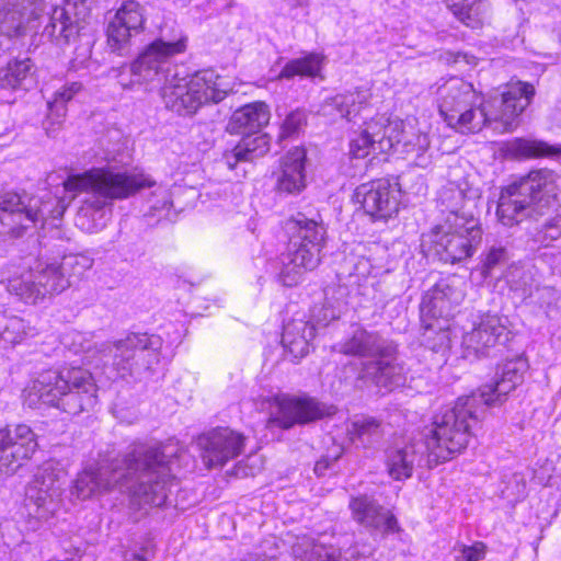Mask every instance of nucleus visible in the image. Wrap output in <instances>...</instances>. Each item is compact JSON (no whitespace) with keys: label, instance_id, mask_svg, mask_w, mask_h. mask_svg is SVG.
<instances>
[{"label":"nucleus","instance_id":"obj_37","mask_svg":"<svg viewBox=\"0 0 561 561\" xmlns=\"http://www.w3.org/2000/svg\"><path fill=\"white\" fill-rule=\"evenodd\" d=\"M93 259L87 254L77 253L65 255L58 263L62 276L68 282V288L77 284L93 266Z\"/></svg>","mask_w":561,"mask_h":561},{"label":"nucleus","instance_id":"obj_52","mask_svg":"<svg viewBox=\"0 0 561 561\" xmlns=\"http://www.w3.org/2000/svg\"><path fill=\"white\" fill-rule=\"evenodd\" d=\"M447 110H448L447 102L444 101V103H442L439 106V113L444 117V119L446 122H448V125L451 126V123L448 121L449 116H448Z\"/></svg>","mask_w":561,"mask_h":561},{"label":"nucleus","instance_id":"obj_42","mask_svg":"<svg viewBox=\"0 0 561 561\" xmlns=\"http://www.w3.org/2000/svg\"><path fill=\"white\" fill-rule=\"evenodd\" d=\"M25 321L19 317H10L1 327V340L15 345L21 343L28 333Z\"/></svg>","mask_w":561,"mask_h":561},{"label":"nucleus","instance_id":"obj_11","mask_svg":"<svg viewBox=\"0 0 561 561\" xmlns=\"http://www.w3.org/2000/svg\"><path fill=\"white\" fill-rule=\"evenodd\" d=\"M60 471L51 462L44 463L34 474L25 491V507L30 516L47 520L60 508L62 502Z\"/></svg>","mask_w":561,"mask_h":561},{"label":"nucleus","instance_id":"obj_4","mask_svg":"<svg viewBox=\"0 0 561 561\" xmlns=\"http://www.w3.org/2000/svg\"><path fill=\"white\" fill-rule=\"evenodd\" d=\"M98 385L92 374L81 367L45 370L32 382L30 404L35 401L61 412L78 415L98 403Z\"/></svg>","mask_w":561,"mask_h":561},{"label":"nucleus","instance_id":"obj_36","mask_svg":"<svg viewBox=\"0 0 561 561\" xmlns=\"http://www.w3.org/2000/svg\"><path fill=\"white\" fill-rule=\"evenodd\" d=\"M414 453L409 448L389 449L386 466L388 474L394 480L408 479L412 476Z\"/></svg>","mask_w":561,"mask_h":561},{"label":"nucleus","instance_id":"obj_39","mask_svg":"<svg viewBox=\"0 0 561 561\" xmlns=\"http://www.w3.org/2000/svg\"><path fill=\"white\" fill-rule=\"evenodd\" d=\"M347 288L342 285L330 286L324 290L323 321L339 319L347 306Z\"/></svg>","mask_w":561,"mask_h":561},{"label":"nucleus","instance_id":"obj_12","mask_svg":"<svg viewBox=\"0 0 561 561\" xmlns=\"http://www.w3.org/2000/svg\"><path fill=\"white\" fill-rule=\"evenodd\" d=\"M113 366L122 378L138 377L159 362L152 341L146 333H133L110 346Z\"/></svg>","mask_w":561,"mask_h":561},{"label":"nucleus","instance_id":"obj_5","mask_svg":"<svg viewBox=\"0 0 561 561\" xmlns=\"http://www.w3.org/2000/svg\"><path fill=\"white\" fill-rule=\"evenodd\" d=\"M462 88L467 101L472 100L474 106L463 111L458 117V131L461 133L480 131L485 124L493 125V129L501 134L512 131L536 93L533 84L517 81L507 84L500 96L482 103L470 83L463 84Z\"/></svg>","mask_w":561,"mask_h":561},{"label":"nucleus","instance_id":"obj_28","mask_svg":"<svg viewBox=\"0 0 561 561\" xmlns=\"http://www.w3.org/2000/svg\"><path fill=\"white\" fill-rule=\"evenodd\" d=\"M371 94L368 90H358L337 94L327 100L321 106V113L331 118H345L354 121L360 110L367 105Z\"/></svg>","mask_w":561,"mask_h":561},{"label":"nucleus","instance_id":"obj_20","mask_svg":"<svg viewBox=\"0 0 561 561\" xmlns=\"http://www.w3.org/2000/svg\"><path fill=\"white\" fill-rule=\"evenodd\" d=\"M348 507L354 522L369 530L382 536L401 531L397 517L371 496L366 494L353 496Z\"/></svg>","mask_w":561,"mask_h":561},{"label":"nucleus","instance_id":"obj_10","mask_svg":"<svg viewBox=\"0 0 561 561\" xmlns=\"http://www.w3.org/2000/svg\"><path fill=\"white\" fill-rule=\"evenodd\" d=\"M51 201L24 193L5 192L0 195V237L21 238L28 230L35 229L48 218L61 216L66 207L55 213L50 209Z\"/></svg>","mask_w":561,"mask_h":561},{"label":"nucleus","instance_id":"obj_51","mask_svg":"<svg viewBox=\"0 0 561 561\" xmlns=\"http://www.w3.org/2000/svg\"><path fill=\"white\" fill-rule=\"evenodd\" d=\"M148 560V551L145 550L142 553H131L129 558H126V561H147Z\"/></svg>","mask_w":561,"mask_h":561},{"label":"nucleus","instance_id":"obj_17","mask_svg":"<svg viewBox=\"0 0 561 561\" xmlns=\"http://www.w3.org/2000/svg\"><path fill=\"white\" fill-rule=\"evenodd\" d=\"M45 10V0H1L0 34L9 38L25 36L36 27Z\"/></svg>","mask_w":561,"mask_h":561},{"label":"nucleus","instance_id":"obj_38","mask_svg":"<svg viewBox=\"0 0 561 561\" xmlns=\"http://www.w3.org/2000/svg\"><path fill=\"white\" fill-rule=\"evenodd\" d=\"M320 68V56L317 54H309L306 57L288 61L277 76V79H291L295 76L314 77L319 73Z\"/></svg>","mask_w":561,"mask_h":561},{"label":"nucleus","instance_id":"obj_29","mask_svg":"<svg viewBox=\"0 0 561 561\" xmlns=\"http://www.w3.org/2000/svg\"><path fill=\"white\" fill-rule=\"evenodd\" d=\"M385 122V115H377L369 122L365 123V127L360 134L353 138L350 144V152L354 158H365L371 152L380 153L379 140Z\"/></svg>","mask_w":561,"mask_h":561},{"label":"nucleus","instance_id":"obj_8","mask_svg":"<svg viewBox=\"0 0 561 561\" xmlns=\"http://www.w3.org/2000/svg\"><path fill=\"white\" fill-rule=\"evenodd\" d=\"M526 368V360L522 357L507 360L499 367L492 383L482 386L470 396L458 398V453L477 443L472 430L479 423V409L501 404L523 382Z\"/></svg>","mask_w":561,"mask_h":561},{"label":"nucleus","instance_id":"obj_21","mask_svg":"<svg viewBox=\"0 0 561 561\" xmlns=\"http://www.w3.org/2000/svg\"><path fill=\"white\" fill-rule=\"evenodd\" d=\"M144 23V7L135 0L124 1L107 25V44L111 49L123 50L130 37L142 30Z\"/></svg>","mask_w":561,"mask_h":561},{"label":"nucleus","instance_id":"obj_19","mask_svg":"<svg viewBox=\"0 0 561 561\" xmlns=\"http://www.w3.org/2000/svg\"><path fill=\"white\" fill-rule=\"evenodd\" d=\"M463 204L461 205V214L458 213V219H462L463 222H458V251L462 253V256L458 255V261L462 257H470L481 245L482 242V228L479 224L477 215L478 203L480 201V190L478 187L470 186L468 188H461Z\"/></svg>","mask_w":561,"mask_h":561},{"label":"nucleus","instance_id":"obj_15","mask_svg":"<svg viewBox=\"0 0 561 561\" xmlns=\"http://www.w3.org/2000/svg\"><path fill=\"white\" fill-rule=\"evenodd\" d=\"M245 436L230 427H216L199 435L196 445L207 469L224 467L243 453Z\"/></svg>","mask_w":561,"mask_h":561},{"label":"nucleus","instance_id":"obj_22","mask_svg":"<svg viewBox=\"0 0 561 561\" xmlns=\"http://www.w3.org/2000/svg\"><path fill=\"white\" fill-rule=\"evenodd\" d=\"M322 416L319 403L312 398L283 397L277 400V411L271 414L267 426L289 430Z\"/></svg>","mask_w":561,"mask_h":561},{"label":"nucleus","instance_id":"obj_34","mask_svg":"<svg viewBox=\"0 0 561 561\" xmlns=\"http://www.w3.org/2000/svg\"><path fill=\"white\" fill-rule=\"evenodd\" d=\"M293 554L295 561H347L337 549L318 545L306 537L294 545Z\"/></svg>","mask_w":561,"mask_h":561},{"label":"nucleus","instance_id":"obj_26","mask_svg":"<svg viewBox=\"0 0 561 561\" xmlns=\"http://www.w3.org/2000/svg\"><path fill=\"white\" fill-rule=\"evenodd\" d=\"M306 152L296 147L287 152L280 164L277 178V191L285 194H299L306 187L305 175Z\"/></svg>","mask_w":561,"mask_h":561},{"label":"nucleus","instance_id":"obj_49","mask_svg":"<svg viewBox=\"0 0 561 561\" xmlns=\"http://www.w3.org/2000/svg\"><path fill=\"white\" fill-rule=\"evenodd\" d=\"M545 234L550 240H557L561 237V229H557V226L549 220L545 224Z\"/></svg>","mask_w":561,"mask_h":561},{"label":"nucleus","instance_id":"obj_48","mask_svg":"<svg viewBox=\"0 0 561 561\" xmlns=\"http://www.w3.org/2000/svg\"><path fill=\"white\" fill-rule=\"evenodd\" d=\"M485 556V546L482 542H476L472 546H465L461 550V558L458 561H480Z\"/></svg>","mask_w":561,"mask_h":561},{"label":"nucleus","instance_id":"obj_54","mask_svg":"<svg viewBox=\"0 0 561 561\" xmlns=\"http://www.w3.org/2000/svg\"><path fill=\"white\" fill-rule=\"evenodd\" d=\"M463 60L467 62V64H470L469 59H468V56L467 55H463L462 56Z\"/></svg>","mask_w":561,"mask_h":561},{"label":"nucleus","instance_id":"obj_18","mask_svg":"<svg viewBox=\"0 0 561 561\" xmlns=\"http://www.w3.org/2000/svg\"><path fill=\"white\" fill-rule=\"evenodd\" d=\"M88 14L84 0H65L61 5H56L53 9L44 34L58 45L68 44L78 36L81 23Z\"/></svg>","mask_w":561,"mask_h":561},{"label":"nucleus","instance_id":"obj_50","mask_svg":"<svg viewBox=\"0 0 561 561\" xmlns=\"http://www.w3.org/2000/svg\"><path fill=\"white\" fill-rule=\"evenodd\" d=\"M328 467H329V461L327 459H321L316 462L314 472L318 476H322L324 473V471L328 469Z\"/></svg>","mask_w":561,"mask_h":561},{"label":"nucleus","instance_id":"obj_31","mask_svg":"<svg viewBox=\"0 0 561 561\" xmlns=\"http://www.w3.org/2000/svg\"><path fill=\"white\" fill-rule=\"evenodd\" d=\"M351 439L364 448H374L380 444L385 435L382 422L374 416H360L354 420L348 428Z\"/></svg>","mask_w":561,"mask_h":561},{"label":"nucleus","instance_id":"obj_30","mask_svg":"<svg viewBox=\"0 0 561 561\" xmlns=\"http://www.w3.org/2000/svg\"><path fill=\"white\" fill-rule=\"evenodd\" d=\"M270 150V139L266 134L254 137L247 136L230 151L225 154L227 167L232 170L239 162L253 161L263 157Z\"/></svg>","mask_w":561,"mask_h":561},{"label":"nucleus","instance_id":"obj_45","mask_svg":"<svg viewBox=\"0 0 561 561\" xmlns=\"http://www.w3.org/2000/svg\"><path fill=\"white\" fill-rule=\"evenodd\" d=\"M507 260L508 253L504 247H492L483 263V274L489 275L495 266L505 263Z\"/></svg>","mask_w":561,"mask_h":561},{"label":"nucleus","instance_id":"obj_43","mask_svg":"<svg viewBox=\"0 0 561 561\" xmlns=\"http://www.w3.org/2000/svg\"><path fill=\"white\" fill-rule=\"evenodd\" d=\"M455 234L446 231L443 227H436L433 231V243L437 253H446L445 260L451 263L456 262V244L454 242Z\"/></svg>","mask_w":561,"mask_h":561},{"label":"nucleus","instance_id":"obj_35","mask_svg":"<svg viewBox=\"0 0 561 561\" xmlns=\"http://www.w3.org/2000/svg\"><path fill=\"white\" fill-rule=\"evenodd\" d=\"M512 150L525 158H549L561 157V145H551L538 139L518 138L512 144Z\"/></svg>","mask_w":561,"mask_h":561},{"label":"nucleus","instance_id":"obj_47","mask_svg":"<svg viewBox=\"0 0 561 561\" xmlns=\"http://www.w3.org/2000/svg\"><path fill=\"white\" fill-rule=\"evenodd\" d=\"M80 90L81 84L78 82H72L70 84L64 85L55 92L53 101H49L48 103L56 108L57 105L66 107V103L70 101Z\"/></svg>","mask_w":561,"mask_h":561},{"label":"nucleus","instance_id":"obj_27","mask_svg":"<svg viewBox=\"0 0 561 561\" xmlns=\"http://www.w3.org/2000/svg\"><path fill=\"white\" fill-rule=\"evenodd\" d=\"M270 118L268 105L263 101H255L236 110L227 129L231 134H257L268 124Z\"/></svg>","mask_w":561,"mask_h":561},{"label":"nucleus","instance_id":"obj_32","mask_svg":"<svg viewBox=\"0 0 561 561\" xmlns=\"http://www.w3.org/2000/svg\"><path fill=\"white\" fill-rule=\"evenodd\" d=\"M34 64L31 58H15L0 69V85L4 89H25L32 81Z\"/></svg>","mask_w":561,"mask_h":561},{"label":"nucleus","instance_id":"obj_23","mask_svg":"<svg viewBox=\"0 0 561 561\" xmlns=\"http://www.w3.org/2000/svg\"><path fill=\"white\" fill-rule=\"evenodd\" d=\"M508 331L497 316H485L479 325L462 339L463 357H480L488 348L507 340Z\"/></svg>","mask_w":561,"mask_h":561},{"label":"nucleus","instance_id":"obj_14","mask_svg":"<svg viewBox=\"0 0 561 561\" xmlns=\"http://www.w3.org/2000/svg\"><path fill=\"white\" fill-rule=\"evenodd\" d=\"M353 198L374 220H388L399 211L400 184L389 179L366 182L356 187Z\"/></svg>","mask_w":561,"mask_h":561},{"label":"nucleus","instance_id":"obj_24","mask_svg":"<svg viewBox=\"0 0 561 561\" xmlns=\"http://www.w3.org/2000/svg\"><path fill=\"white\" fill-rule=\"evenodd\" d=\"M402 146L404 152L423 151L428 146L425 134L420 133L408 122L386 116L379 140V152H388L394 147Z\"/></svg>","mask_w":561,"mask_h":561},{"label":"nucleus","instance_id":"obj_46","mask_svg":"<svg viewBox=\"0 0 561 561\" xmlns=\"http://www.w3.org/2000/svg\"><path fill=\"white\" fill-rule=\"evenodd\" d=\"M306 122V116L301 111H294L288 114L282 125L280 137H290L296 134Z\"/></svg>","mask_w":561,"mask_h":561},{"label":"nucleus","instance_id":"obj_9","mask_svg":"<svg viewBox=\"0 0 561 561\" xmlns=\"http://www.w3.org/2000/svg\"><path fill=\"white\" fill-rule=\"evenodd\" d=\"M557 176L549 170H536L511 184L501 193L497 217L505 226H513L526 217L540 216L557 195Z\"/></svg>","mask_w":561,"mask_h":561},{"label":"nucleus","instance_id":"obj_7","mask_svg":"<svg viewBox=\"0 0 561 561\" xmlns=\"http://www.w3.org/2000/svg\"><path fill=\"white\" fill-rule=\"evenodd\" d=\"M333 350L364 359L359 363V381L387 387L402 380L403 367L397 363V345L376 332L358 328L345 341L333 346Z\"/></svg>","mask_w":561,"mask_h":561},{"label":"nucleus","instance_id":"obj_16","mask_svg":"<svg viewBox=\"0 0 561 561\" xmlns=\"http://www.w3.org/2000/svg\"><path fill=\"white\" fill-rule=\"evenodd\" d=\"M37 447L36 434L28 425L0 428V476L13 474L33 457Z\"/></svg>","mask_w":561,"mask_h":561},{"label":"nucleus","instance_id":"obj_6","mask_svg":"<svg viewBox=\"0 0 561 561\" xmlns=\"http://www.w3.org/2000/svg\"><path fill=\"white\" fill-rule=\"evenodd\" d=\"M285 228L289 234L290 252L282 277L286 286H295L307 271L319 265L327 241V227L318 209L306 207L290 215Z\"/></svg>","mask_w":561,"mask_h":561},{"label":"nucleus","instance_id":"obj_3","mask_svg":"<svg viewBox=\"0 0 561 561\" xmlns=\"http://www.w3.org/2000/svg\"><path fill=\"white\" fill-rule=\"evenodd\" d=\"M156 182L141 172H114L111 169L94 168L81 174H72L64 182V188L73 193H90L77 214V225L87 231L99 229L96 219H102L105 208L114 201L126 199L140 190L152 187Z\"/></svg>","mask_w":561,"mask_h":561},{"label":"nucleus","instance_id":"obj_25","mask_svg":"<svg viewBox=\"0 0 561 561\" xmlns=\"http://www.w3.org/2000/svg\"><path fill=\"white\" fill-rule=\"evenodd\" d=\"M434 426L433 435L427 440L430 461L438 463L453 459L456 450V409L451 408L445 414L436 416Z\"/></svg>","mask_w":561,"mask_h":561},{"label":"nucleus","instance_id":"obj_1","mask_svg":"<svg viewBox=\"0 0 561 561\" xmlns=\"http://www.w3.org/2000/svg\"><path fill=\"white\" fill-rule=\"evenodd\" d=\"M187 37L180 33L171 38L162 35L153 41L130 65L122 67L118 82L123 89L151 82L161 83V98L165 106L180 114L191 115L209 102L219 103L227 91L220 77L213 70L180 76L179 67L170 59L186 49Z\"/></svg>","mask_w":561,"mask_h":561},{"label":"nucleus","instance_id":"obj_13","mask_svg":"<svg viewBox=\"0 0 561 561\" xmlns=\"http://www.w3.org/2000/svg\"><path fill=\"white\" fill-rule=\"evenodd\" d=\"M7 288L25 302L36 304L46 296L66 290L68 282L64 278L58 263L39 264L34 271L10 278Z\"/></svg>","mask_w":561,"mask_h":561},{"label":"nucleus","instance_id":"obj_2","mask_svg":"<svg viewBox=\"0 0 561 561\" xmlns=\"http://www.w3.org/2000/svg\"><path fill=\"white\" fill-rule=\"evenodd\" d=\"M172 479L170 459L162 448L138 444L83 469L73 481L71 494L88 500L118 490L128 492L139 508L160 507L167 502Z\"/></svg>","mask_w":561,"mask_h":561},{"label":"nucleus","instance_id":"obj_41","mask_svg":"<svg viewBox=\"0 0 561 561\" xmlns=\"http://www.w3.org/2000/svg\"><path fill=\"white\" fill-rule=\"evenodd\" d=\"M507 277L511 289L519 293L524 298L531 297L538 290L539 283L530 268L515 267Z\"/></svg>","mask_w":561,"mask_h":561},{"label":"nucleus","instance_id":"obj_44","mask_svg":"<svg viewBox=\"0 0 561 561\" xmlns=\"http://www.w3.org/2000/svg\"><path fill=\"white\" fill-rule=\"evenodd\" d=\"M66 113V107L57 105L56 108L48 103V114L43 121V128L48 137L55 138L59 134L64 125Z\"/></svg>","mask_w":561,"mask_h":561},{"label":"nucleus","instance_id":"obj_53","mask_svg":"<svg viewBox=\"0 0 561 561\" xmlns=\"http://www.w3.org/2000/svg\"><path fill=\"white\" fill-rule=\"evenodd\" d=\"M170 206H171V202L168 201V202H164L160 208L165 209V208H169Z\"/></svg>","mask_w":561,"mask_h":561},{"label":"nucleus","instance_id":"obj_40","mask_svg":"<svg viewBox=\"0 0 561 561\" xmlns=\"http://www.w3.org/2000/svg\"><path fill=\"white\" fill-rule=\"evenodd\" d=\"M485 7L482 0H458V21L471 28L482 26Z\"/></svg>","mask_w":561,"mask_h":561},{"label":"nucleus","instance_id":"obj_33","mask_svg":"<svg viewBox=\"0 0 561 561\" xmlns=\"http://www.w3.org/2000/svg\"><path fill=\"white\" fill-rule=\"evenodd\" d=\"M313 337V327L305 321H294L284 328L282 342L291 354L305 356L309 352V340Z\"/></svg>","mask_w":561,"mask_h":561}]
</instances>
